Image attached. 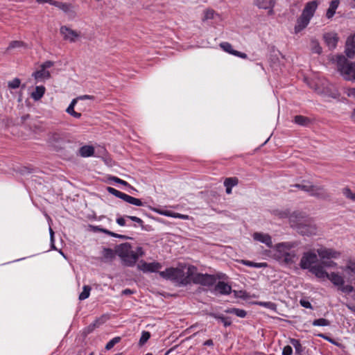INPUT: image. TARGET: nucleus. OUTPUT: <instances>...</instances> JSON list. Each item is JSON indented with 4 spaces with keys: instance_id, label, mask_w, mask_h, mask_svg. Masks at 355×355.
<instances>
[{
    "instance_id": "0e129e2a",
    "label": "nucleus",
    "mask_w": 355,
    "mask_h": 355,
    "mask_svg": "<svg viewBox=\"0 0 355 355\" xmlns=\"http://www.w3.org/2000/svg\"><path fill=\"white\" fill-rule=\"evenodd\" d=\"M116 223L120 226L125 225V220L124 218H123V217L116 218Z\"/></svg>"
},
{
    "instance_id": "c03bdc74",
    "label": "nucleus",
    "mask_w": 355,
    "mask_h": 355,
    "mask_svg": "<svg viewBox=\"0 0 355 355\" xmlns=\"http://www.w3.org/2000/svg\"><path fill=\"white\" fill-rule=\"evenodd\" d=\"M150 334L148 331H144L141 334V336L139 339V345H144L150 338Z\"/></svg>"
},
{
    "instance_id": "69168bd1",
    "label": "nucleus",
    "mask_w": 355,
    "mask_h": 355,
    "mask_svg": "<svg viewBox=\"0 0 355 355\" xmlns=\"http://www.w3.org/2000/svg\"><path fill=\"white\" fill-rule=\"evenodd\" d=\"M347 95L349 96L355 97V88H349L347 89Z\"/></svg>"
},
{
    "instance_id": "b1692460",
    "label": "nucleus",
    "mask_w": 355,
    "mask_h": 355,
    "mask_svg": "<svg viewBox=\"0 0 355 355\" xmlns=\"http://www.w3.org/2000/svg\"><path fill=\"white\" fill-rule=\"evenodd\" d=\"M239 183V180L236 177L227 178L224 181V186L226 187V193L230 194L232 193V188Z\"/></svg>"
},
{
    "instance_id": "5701e85b",
    "label": "nucleus",
    "mask_w": 355,
    "mask_h": 355,
    "mask_svg": "<svg viewBox=\"0 0 355 355\" xmlns=\"http://www.w3.org/2000/svg\"><path fill=\"white\" fill-rule=\"evenodd\" d=\"M328 279H329L332 284L335 286L340 287L345 283L344 278L338 273L331 272L329 275Z\"/></svg>"
},
{
    "instance_id": "423d86ee",
    "label": "nucleus",
    "mask_w": 355,
    "mask_h": 355,
    "mask_svg": "<svg viewBox=\"0 0 355 355\" xmlns=\"http://www.w3.org/2000/svg\"><path fill=\"white\" fill-rule=\"evenodd\" d=\"M107 191L110 193L114 195V196H116L120 199H122L123 200H124L131 205L138 206V207L143 205V202H141V200L140 199L132 197L129 195L122 193V192L115 189L114 188L108 187H107Z\"/></svg>"
},
{
    "instance_id": "0eeeda50",
    "label": "nucleus",
    "mask_w": 355,
    "mask_h": 355,
    "mask_svg": "<svg viewBox=\"0 0 355 355\" xmlns=\"http://www.w3.org/2000/svg\"><path fill=\"white\" fill-rule=\"evenodd\" d=\"M159 274L164 279L177 282L184 276V270L179 268H168Z\"/></svg>"
},
{
    "instance_id": "dca6fc26",
    "label": "nucleus",
    "mask_w": 355,
    "mask_h": 355,
    "mask_svg": "<svg viewBox=\"0 0 355 355\" xmlns=\"http://www.w3.org/2000/svg\"><path fill=\"white\" fill-rule=\"evenodd\" d=\"M323 37L329 49H334L336 48L339 40L337 33H327L324 35Z\"/></svg>"
},
{
    "instance_id": "4c0bfd02",
    "label": "nucleus",
    "mask_w": 355,
    "mask_h": 355,
    "mask_svg": "<svg viewBox=\"0 0 355 355\" xmlns=\"http://www.w3.org/2000/svg\"><path fill=\"white\" fill-rule=\"evenodd\" d=\"M256 304L259 305L261 306H263L266 308H268L270 310L277 311V306L276 304L271 302H255Z\"/></svg>"
},
{
    "instance_id": "aec40b11",
    "label": "nucleus",
    "mask_w": 355,
    "mask_h": 355,
    "mask_svg": "<svg viewBox=\"0 0 355 355\" xmlns=\"http://www.w3.org/2000/svg\"><path fill=\"white\" fill-rule=\"evenodd\" d=\"M310 272L320 279H328L329 275L327 272H326L322 265L312 266L310 268Z\"/></svg>"
},
{
    "instance_id": "4be33fe9",
    "label": "nucleus",
    "mask_w": 355,
    "mask_h": 355,
    "mask_svg": "<svg viewBox=\"0 0 355 355\" xmlns=\"http://www.w3.org/2000/svg\"><path fill=\"white\" fill-rule=\"evenodd\" d=\"M214 290L219 292L220 294L226 295L231 293L232 288L227 283L220 281L215 286Z\"/></svg>"
},
{
    "instance_id": "2eb2a0df",
    "label": "nucleus",
    "mask_w": 355,
    "mask_h": 355,
    "mask_svg": "<svg viewBox=\"0 0 355 355\" xmlns=\"http://www.w3.org/2000/svg\"><path fill=\"white\" fill-rule=\"evenodd\" d=\"M318 5V3L317 1L308 2L302 10V15L311 19L317 9Z\"/></svg>"
},
{
    "instance_id": "a878e982",
    "label": "nucleus",
    "mask_w": 355,
    "mask_h": 355,
    "mask_svg": "<svg viewBox=\"0 0 355 355\" xmlns=\"http://www.w3.org/2000/svg\"><path fill=\"white\" fill-rule=\"evenodd\" d=\"M340 3L339 0H332L330 2L329 8L327 9L326 16L328 19L333 17Z\"/></svg>"
},
{
    "instance_id": "393cba45",
    "label": "nucleus",
    "mask_w": 355,
    "mask_h": 355,
    "mask_svg": "<svg viewBox=\"0 0 355 355\" xmlns=\"http://www.w3.org/2000/svg\"><path fill=\"white\" fill-rule=\"evenodd\" d=\"M105 317H101L96 319L93 323L90 324L84 329V334H89L92 332L96 327H98L100 324L104 323Z\"/></svg>"
},
{
    "instance_id": "49530a36",
    "label": "nucleus",
    "mask_w": 355,
    "mask_h": 355,
    "mask_svg": "<svg viewBox=\"0 0 355 355\" xmlns=\"http://www.w3.org/2000/svg\"><path fill=\"white\" fill-rule=\"evenodd\" d=\"M205 15L202 19V21H206L208 19H211L214 18L215 15V11L213 9H207L205 11Z\"/></svg>"
},
{
    "instance_id": "a19ab883",
    "label": "nucleus",
    "mask_w": 355,
    "mask_h": 355,
    "mask_svg": "<svg viewBox=\"0 0 355 355\" xmlns=\"http://www.w3.org/2000/svg\"><path fill=\"white\" fill-rule=\"evenodd\" d=\"M312 324L313 326L324 327V326H329L330 324V322L325 318H319V319L314 320L312 322Z\"/></svg>"
},
{
    "instance_id": "a18cd8bd",
    "label": "nucleus",
    "mask_w": 355,
    "mask_h": 355,
    "mask_svg": "<svg viewBox=\"0 0 355 355\" xmlns=\"http://www.w3.org/2000/svg\"><path fill=\"white\" fill-rule=\"evenodd\" d=\"M21 80L18 78H14L12 81H9L8 87L10 89H17L20 86Z\"/></svg>"
},
{
    "instance_id": "680f3d73",
    "label": "nucleus",
    "mask_w": 355,
    "mask_h": 355,
    "mask_svg": "<svg viewBox=\"0 0 355 355\" xmlns=\"http://www.w3.org/2000/svg\"><path fill=\"white\" fill-rule=\"evenodd\" d=\"M300 303L301 306L304 308L311 309H313L311 304L309 301H306L305 300H301L300 301Z\"/></svg>"
},
{
    "instance_id": "5fc2aeb1",
    "label": "nucleus",
    "mask_w": 355,
    "mask_h": 355,
    "mask_svg": "<svg viewBox=\"0 0 355 355\" xmlns=\"http://www.w3.org/2000/svg\"><path fill=\"white\" fill-rule=\"evenodd\" d=\"M196 267H195L193 266H189L187 268V276H188L192 279L193 277L196 274Z\"/></svg>"
},
{
    "instance_id": "37998d69",
    "label": "nucleus",
    "mask_w": 355,
    "mask_h": 355,
    "mask_svg": "<svg viewBox=\"0 0 355 355\" xmlns=\"http://www.w3.org/2000/svg\"><path fill=\"white\" fill-rule=\"evenodd\" d=\"M125 217L130 219L131 220L138 223L139 225L141 227V230H147L144 225V221L141 218H139L137 216H125Z\"/></svg>"
},
{
    "instance_id": "c85d7f7f",
    "label": "nucleus",
    "mask_w": 355,
    "mask_h": 355,
    "mask_svg": "<svg viewBox=\"0 0 355 355\" xmlns=\"http://www.w3.org/2000/svg\"><path fill=\"white\" fill-rule=\"evenodd\" d=\"M79 153L81 157H90L94 153V148L92 146H83L79 149Z\"/></svg>"
},
{
    "instance_id": "72a5a7b5",
    "label": "nucleus",
    "mask_w": 355,
    "mask_h": 355,
    "mask_svg": "<svg viewBox=\"0 0 355 355\" xmlns=\"http://www.w3.org/2000/svg\"><path fill=\"white\" fill-rule=\"evenodd\" d=\"M57 8H58L59 9L62 10L63 12H66V13H71V14H74V11L72 10V5L71 3H63V2H60L59 1L58 3H57Z\"/></svg>"
},
{
    "instance_id": "f3484780",
    "label": "nucleus",
    "mask_w": 355,
    "mask_h": 355,
    "mask_svg": "<svg viewBox=\"0 0 355 355\" xmlns=\"http://www.w3.org/2000/svg\"><path fill=\"white\" fill-rule=\"evenodd\" d=\"M252 236L255 241L266 244L268 248H271L272 246V238L268 234L254 232Z\"/></svg>"
},
{
    "instance_id": "f704fd0d",
    "label": "nucleus",
    "mask_w": 355,
    "mask_h": 355,
    "mask_svg": "<svg viewBox=\"0 0 355 355\" xmlns=\"http://www.w3.org/2000/svg\"><path fill=\"white\" fill-rule=\"evenodd\" d=\"M225 313H233L240 318H245L247 315V312L245 310L239 309L236 308H230L225 310Z\"/></svg>"
},
{
    "instance_id": "603ef678",
    "label": "nucleus",
    "mask_w": 355,
    "mask_h": 355,
    "mask_svg": "<svg viewBox=\"0 0 355 355\" xmlns=\"http://www.w3.org/2000/svg\"><path fill=\"white\" fill-rule=\"evenodd\" d=\"M312 51L318 54L321 53L322 48L317 41H312Z\"/></svg>"
},
{
    "instance_id": "864d4df0",
    "label": "nucleus",
    "mask_w": 355,
    "mask_h": 355,
    "mask_svg": "<svg viewBox=\"0 0 355 355\" xmlns=\"http://www.w3.org/2000/svg\"><path fill=\"white\" fill-rule=\"evenodd\" d=\"M343 193L344 194V196L350 199V200H354V193L352 192L351 189L348 187H346V188H344L343 189Z\"/></svg>"
},
{
    "instance_id": "8fccbe9b",
    "label": "nucleus",
    "mask_w": 355,
    "mask_h": 355,
    "mask_svg": "<svg viewBox=\"0 0 355 355\" xmlns=\"http://www.w3.org/2000/svg\"><path fill=\"white\" fill-rule=\"evenodd\" d=\"M339 290H340L343 293H350L354 291V287L351 285L344 286L343 284L339 287Z\"/></svg>"
},
{
    "instance_id": "7c9ffc66",
    "label": "nucleus",
    "mask_w": 355,
    "mask_h": 355,
    "mask_svg": "<svg viewBox=\"0 0 355 355\" xmlns=\"http://www.w3.org/2000/svg\"><path fill=\"white\" fill-rule=\"evenodd\" d=\"M95 229L101 232H103L107 235H110L112 237H115V238H119V239H131L132 238L129 237V236H127L125 235H122V234H116V233H114L113 232H111L108 230H106V229H104V228H101V227H96Z\"/></svg>"
},
{
    "instance_id": "58836bf2",
    "label": "nucleus",
    "mask_w": 355,
    "mask_h": 355,
    "mask_svg": "<svg viewBox=\"0 0 355 355\" xmlns=\"http://www.w3.org/2000/svg\"><path fill=\"white\" fill-rule=\"evenodd\" d=\"M91 287L89 286H84L83 291L79 295L78 299L80 300H84L89 297L90 294Z\"/></svg>"
},
{
    "instance_id": "f257e3e1",
    "label": "nucleus",
    "mask_w": 355,
    "mask_h": 355,
    "mask_svg": "<svg viewBox=\"0 0 355 355\" xmlns=\"http://www.w3.org/2000/svg\"><path fill=\"white\" fill-rule=\"evenodd\" d=\"M289 223L303 236H312L317 234L316 225L310 219L304 218L300 213H293L289 217Z\"/></svg>"
},
{
    "instance_id": "ddd939ff",
    "label": "nucleus",
    "mask_w": 355,
    "mask_h": 355,
    "mask_svg": "<svg viewBox=\"0 0 355 355\" xmlns=\"http://www.w3.org/2000/svg\"><path fill=\"white\" fill-rule=\"evenodd\" d=\"M317 253L322 259H336L340 255V252L327 248H320L318 249Z\"/></svg>"
},
{
    "instance_id": "6e6552de",
    "label": "nucleus",
    "mask_w": 355,
    "mask_h": 355,
    "mask_svg": "<svg viewBox=\"0 0 355 355\" xmlns=\"http://www.w3.org/2000/svg\"><path fill=\"white\" fill-rule=\"evenodd\" d=\"M216 281L214 275L209 274L196 273L192 278V282L196 284H200L205 286H213Z\"/></svg>"
},
{
    "instance_id": "338daca9",
    "label": "nucleus",
    "mask_w": 355,
    "mask_h": 355,
    "mask_svg": "<svg viewBox=\"0 0 355 355\" xmlns=\"http://www.w3.org/2000/svg\"><path fill=\"white\" fill-rule=\"evenodd\" d=\"M78 99H90V100H94V96H90V95H83V96H79Z\"/></svg>"
},
{
    "instance_id": "09e8293b",
    "label": "nucleus",
    "mask_w": 355,
    "mask_h": 355,
    "mask_svg": "<svg viewBox=\"0 0 355 355\" xmlns=\"http://www.w3.org/2000/svg\"><path fill=\"white\" fill-rule=\"evenodd\" d=\"M274 214L275 216H277L280 218H284L287 217H290L291 214H289V212L287 210L285 211H279V210H275L273 211Z\"/></svg>"
},
{
    "instance_id": "473e14b6",
    "label": "nucleus",
    "mask_w": 355,
    "mask_h": 355,
    "mask_svg": "<svg viewBox=\"0 0 355 355\" xmlns=\"http://www.w3.org/2000/svg\"><path fill=\"white\" fill-rule=\"evenodd\" d=\"M343 270L350 275L355 273V259H349L347 261V265L342 268Z\"/></svg>"
},
{
    "instance_id": "774afa93",
    "label": "nucleus",
    "mask_w": 355,
    "mask_h": 355,
    "mask_svg": "<svg viewBox=\"0 0 355 355\" xmlns=\"http://www.w3.org/2000/svg\"><path fill=\"white\" fill-rule=\"evenodd\" d=\"M132 293H133V291L129 288H126L122 291L123 295H130V294H132Z\"/></svg>"
},
{
    "instance_id": "13d9d810",
    "label": "nucleus",
    "mask_w": 355,
    "mask_h": 355,
    "mask_svg": "<svg viewBox=\"0 0 355 355\" xmlns=\"http://www.w3.org/2000/svg\"><path fill=\"white\" fill-rule=\"evenodd\" d=\"M324 267H335L337 264L333 261H322L321 264Z\"/></svg>"
},
{
    "instance_id": "6e6d98bb",
    "label": "nucleus",
    "mask_w": 355,
    "mask_h": 355,
    "mask_svg": "<svg viewBox=\"0 0 355 355\" xmlns=\"http://www.w3.org/2000/svg\"><path fill=\"white\" fill-rule=\"evenodd\" d=\"M166 216H173L174 218H179L184 220H188L189 218V216L188 215L181 214L179 213H172V214H166Z\"/></svg>"
},
{
    "instance_id": "412c9836",
    "label": "nucleus",
    "mask_w": 355,
    "mask_h": 355,
    "mask_svg": "<svg viewBox=\"0 0 355 355\" xmlns=\"http://www.w3.org/2000/svg\"><path fill=\"white\" fill-rule=\"evenodd\" d=\"M310 19L301 15L297 21V24L295 26V32L298 33L303 30L309 24Z\"/></svg>"
},
{
    "instance_id": "c756f323",
    "label": "nucleus",
    "mask_w": 355,
    "mask_h": 355,
    "mask_svg": "<svg viewBox=\"0 0 355 355\" xmlns=\"http://www.w3.org/2000/svg\"><path fill=\"white\" fill-rule=\"evenodd\" d=\"M209 315L216 319L220 320L225 327H229L232 324L231 318L229 317H225L223 315L217 314L215 313H209Z\"/></svg>"
},
{
    "instance_id": "20e7f679",
    "label": "nucleus",
    "mask_w": 355,
    "mask_h": 355,
    "mask_svg": "<svg viewBox=\"0 0 355 355\" xmlns=\"http://www.w3.org/2000/svg\"><path fill=\"white\" fill-rule=\"evenodd\" d=\"M115 252L128 266H133L139 258L138 254L132 250L131 245L128 243L117 245Z\"/></svg>"
},
{
    "instance_id": "3c124183",
    "label": "nucleus",
    "mask_w": 355,
    "mask_h": 355,
    "mask_svg": "<svg viewBox=\"0 0 355 355\" xmlns=\"http://www.w3.org/2000/svg\"><path fill=\"white\" fill-rule=\"evenodd\" d=\"M76 103H77V98L73 99L72 101L71 102L70 105H69V107L67 108L66 112L69 114L71 115V114H73L75 112L74 107H75Z\"/></svg>"
},
{
    "instance_id": "de8ad7c7",
    "label": "nucleus",
    "mask_w": 355,
    "mask_h": 355,
    "mask_svg": "<svg viewBox=\"0 0 355 355\" xmlns=\"http://www.w3.org/2000/svg\"><path fill=\"white\" fill-rule=\"evenodd\" d=\"M121 340L120 337H115L110 340L107 345H105V349L107 350L111 349L116 343H118Z\"/></svg>"
},
{
    "instance_id": "a211bd4d",
    "label": "nucleus",
    "mask_w": 355,
    "mask_h": 355,
    "mask_svg": "<svg viewBox=\"0 0 355 355\" xmlns=\"http://www.w3.org/2000/svg\"><path fill=\"white\" fill-rule=\"evenodd\" d=\"M139 268L144 272H156L162 268V265L158 262L146 263L142 262L139 265Z\"/></svg>"
},
{
    "instance_id": "e2e57ef3",
    "label": "nucleus",
    "mask_w": 355,
    "mask_h": 355,
    "mask_svg": "<svg viewBox=\"0 0 355 355\" xmlns=\"http://www.w3.org/2000/svg\"><path fill=\"white\" fill-rule=\"evenodd\" d=\"M22 44V42H19V41H12L9 46L8 47V49H13V48H16V47H19L21 46Z\"/></svg>"
},
{
    "instance_id": "4d7b16f0",
    "label": "nucleus",
    "mask_w": 355,
    "mask_h": 355,
    "mask_svg": "<svg viewBox=\"0 0 355 355\" xmlns=\"http://www.w3.org/2000/svg\"><path fill=\"white\" fill-rule=\"evenodd\" d=\"M178 282H180L182 285H187L188 284H189L191 282H192L191 280V278L188 277V276H186L184 277V275L181 277V279H179V281H177Z\"/></svg>"
},
{
    "instance_id": "4468645a",
    "label": "nucleus",
    "mask_w": 355,
    "mask_h": 355,
    "mask_svg": "<svg viewBox=\"0 0 355 355\" xmlns=\"http://www.w3.org/2000/svg\"><path fill=\"white\" fill-rule=\"evenodd\" d=\"M345 53L347 58H353L355 55V34L350 35L345 42Z\"/></svg>"
},
{
    "instance_id": "9d476101",
    "label": "nucleus",
    "mask_w": 355,
    "mask_h": 355,
    "mask_svg": "<svg viewBox=\"0 0 355 355\" xmlns=\"http://www.w3.org/2000/svg\"><path fill=\"white\" fill-rule=\"evenodd\" d=\"M318 261V257L315 253L314 252H305L304 253L301 261H300V267L302 269H309L310 270V268H311V264L315 263Z\"/></svg>"
},
{
    "instance_id": "bb28decb",
    "label": "nucleus",
    "mask_w": 355,
    "mask_h": 355,
    "mask_svg": "<svg viewBox=\"0 0 355 355\" xmlns=\"http://www.w3.org/2000/svg\"><path fill=\"white\" fill-rule=\"evenodd\" d=\"M46 89L44 86H36L35 89L31 94V98L37 101H39L44 94Z\"/></svg>"
},
{
    "instance_id": "79ce46f5",
    "label": "nucleus",
    "mask_w": 355,
    "mask_h": 355,
    "mask_svg": "<svg viewBox=\"0 0 355 355\" xmlns=\"http://www.w3.org/2000/svg\"><path fill=\"white\" fill-rule=\"evenodd\" d=\"M242 263L245 266L254 267V268L265 267L267 265L266 263H255V262H252V261H247V260H243Z\"/></svg>"
},
{
    "instance_id": "9b49d317",
    "label": "nucleus",
    "mask_w": 355,
    "mask_h": 355,
    "mask_svg": "<svg viewBox=\"0 0 355 355\" xmlns=\"http://www.w3.org/2000/svg\"><path fill=\"white\" fill-rule=\"evenodd\" d=\"M60 34L63 36L64 40L70 42H75L76 39L79 37L80 33L76 31L71 29L66 26H62L60 29Z\"/></svg>"
},
{
    "instance_id": "6ab92c4d",
    "label": "nucleus",
    "mask_w": 355,
    "mask_h": 355,
    "mask_svg": "<svg viewBox=\"0 0 355 355\" xmlns=\"http://www.w3.org/2000/svg\"><path fill=\"white\" fill-rule=\"evenodd\" d=\"M220 46L226 52L232 54L234 55L238 56L241 58H247V54L245 53H242L236 50H234L232 46L229 42H222L220 44Z\"/></svg>"
},
{
    "instance_id": "e433bc0d",
    "label": "nucleus",
    "mask_w": 355,
    "mask_h": 355,
    "mask_svg": "<svg viewBox=\"0 0 355 355\" xmlns=\"http://www.w3.org/2000/svg\"><path fill=\"white\" fill-rule=\"evenodd\" d=\"M294 121L298 125L306 126L309 123L310 119L306 116L297 115L294 118Z\"/></svg>"
},
{
    "instance_id": "f03ea898",
    "label": "nucleus",
    "mask_w": 355,
    "mask_h": 355,
    "mask_svg": "<svg viewBox=\"0 0 355 355\" xmlns=\"http://www.w3.org/2000/svg\"><path fill=\"white\" fill-rule=\"evenodd\" d=\"M297 245V244L295 242L277 243L275 245V258L286 265L293 264L295 262L296 254L294 252H289L288 250Z\"/></svg>"
},
{
    "instance_id": "1a4fd4ad",
    "label": "nucleus",
    "mask_w": 355,
    "mask_h": 355,
    "mask_svg": "<svg viewBox=\"0 0 355 355\" xmlns=\"http://www.w3.org/2000/svg\"><path fill=\"white\" fill-rule=\"evenodd\" d=\"M54 62L51 60H47L42 63L40 66V69L36 71L33 73V76L36 80L39 79H49L51 77L50 72L46 69L53 66Z\"/></svg>"
},
{
    "instance_id": "f8f14e48",
    "label": "nucleus",
    "mask_w": 355,
    "mask_h": 355,
    "mask_svg": "<svg viewBox=\"0 0 355 355\" xmlns=\"http://www.w3.org/2000/svg\"><path fill=\"white\" fill-rule=\"evenodd\" d=\"M309 194L311 196L316 197L322 200H325L329 198V195L324 186L311 184Z\"/></svg>"
},
{
    "instance_id": "cd10ccee",
    "label": "nucleus",
    "mask_w": 355,
    "mask_h": 355,
    "mask_svg": "<svg viewBox=\"0 0 355 355\" xmlns=\"http://www.w3.org/2000/svg\"><path fill=\"white\" fill-rule=\"evenodd\" d=\"M275 1L274 0H256L255 5L261 9L267 10L268 8L274 7Z\"/></svg>"
},
{
    "instance_id": "bf43d9fd",
    "label": "nucleus",
    "mask_w": 355,
    "mask_h": 355,
    "mask_svg": "<svg viewBox=\"0 0 355 355\" xmlns=\"http://www.w3.org/2000/svg\"><path fill=\"white\" fill-rule=\"evenodd\" d=\"M114 182H116V183H119V184H121L123 186H127V187H130V185L126 182V181H124L119 178H116V177H112L111 178Z\"/></svg>"
},
{
    "instance_id": "39448f33",
    "label": "nucleus",
    "mask_w": 355,
    "mask_h": 355,
    "mask_svg": "<svg viewBox=\"0 0 355 355\" xmlns=\"http://www.w3.org/2000/svg\"><path fill=\"white\" fill-rule=\"evenodd\" d=\"M48 142L56 150H59L64 148L68 141L64 134L53 132L49 135Z\"/></svg>"
},
{
    "instance_id": "7ed1b4c3",
    "label": "nucleus",
    "mask_w": 355,
    "mask_h": 355,
    "mask_svg": "<svg viewBox=\"0 0 355 355\" xmlns=\"http://www.w3.org/2000/svg\"><path fill=\"white\" fill-rule=\"evenodd\" d=\"M337 69L346 80L355 81V62H349L343 55L337 57Z\"/></svg>"
},
{
    "instance_id": "2f4dec72",
    "label": "nucleus",
    "mask_w": 355,
    "mask_h": 355,
    "mask_svg": "<svg viewBox=\"0 0 355 355\" xmlns=\"http://www.w3.org/2000/svg\"><path fill=\"white\" fill-rule=\"evenodd\" d=\"M103 256V261H112L115 257L116 252L110 248H103L102 252Z\"/></svg>"
},
{
    "instance_id": "052dcab7",
    "label": "nucleus",
    "mask_w": 355,
    "mask_h": 355,
    "mask_svg": "<svg viewBox=\"0 0 355 355\" xmlns=\"http://www.w3.org/2000/svg\"><path fill=\"white\" fill-rule=\"evenodd\" d=\"M293 353V349L290 345H286L284 347L282 351V355H291Z\"/></svg>"
},
{
    "instance_id": "c9c22d12",
    "label": "nucleus",
    "mask_w": 355,
    "mask_h": 355,
    "mask_svg": "<svg viewBox=\"0 0 355 355\" xmlns=\"http://www.w3.org/2000/svg\"><path fill=\"white\" fill-rule=\"evenodd\" d=\"M290 342L295 347L296 355H301L304 351V348L302 347L300 340L297 339L291 338Z\"/></svg>"
},
{
    "instance_id": "ea45409f",
    "label": "nucleus",
    "mask_w": 355,
    "mask_h": 355,
    "mask_svg": "<svg viewBox=\"0 0 355 355\" xmlns=\"http://www.w3.org/2000/svg\"><path fill=\"white\" fill-rule=\"evenodd\" d=\"M303 182H306V181H304ZM311 184H310V182H306V184H304V183L295 184L293 185L292 187L298 188V189L309 193L310 189H311Z\"/></svg>"
}]
</instances>
